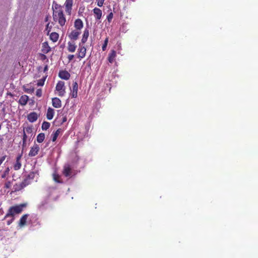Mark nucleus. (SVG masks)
Masks as SVG:
<instances>
[{
    "label": "nucleus",
    "mask_w": 258,
    "mask_h": 258,
    "mask_svg": "<svg viewBox=\"0 0 258 258\" xmlns=\"http://www.w3.org/2000/svg\"><path fill=\"white\" fill-rule=\"evenodd\" d=\"M45 78H43L40 80H39L38 82H37V86H42L44 85V82H45Z\"/></svg>",
    "instance_id": "obj_33"
},
{
    "label": "nucleus",
    "mask_w": 258,
    "mask_h": 258,
    "mask_svg": "<svg viewBox=\"0 0 258 258\" xmlns=\"http://www.w3.org/2000/svg\"><path fill=\"white\" fill-rule=\"evenodd\" d=\"M36 95L38 97H40L42 96V90L41 89H38L36 90Z\"/></svg>",
    "instance_id": "obj_35"
},
{
    "label": "nucleus",
    "mask_w": 258,
    "mask_h": 258,
    "mask_svg": "<svg viewBox=\"0 0 258 258\" xmlns=\"http://www.w3.org/2000/svg\"><path fill=\"white\" fill-rule=\"evenodd\" d=\"M78 85L77 82H74L73 83V89L71 92L72 98H77L78 96Z\"/></svg>",
    "instance_id": "obj_9"
},
{
    "label": "nucleus",
    "mask_w": 258,
    "mask_h": 258,
    "mask_svg": "<svg viewBox=\"0 0 258 258\" xmlns=\"http://www.w3.org/2000/svg\"><path fill=\"white\" fill-rule=\"evenodd\" d=\"M38 115L35 112L30 113L27 116L28 120L31 122H34L38 119Z\"/></svg>",
    "instance_id": "obj_10"
},
{
    "label": "nucleus",
    "mask_w": 258,
    "mask_h": 258,
    "mask_svg": "<svg viewBox=\"0 0 258 258\" xmlns=\"http://www.w3.org/2000/svg\"><path fill=\"white\" fill-rule=\"evenodd\" d=\"M53 12H59V11H63L60 5L57 3L53 2L52 5Z\"/></svg>",
    "instance_id": "obj_24"
},
{
    "label": "nucleus",
    "mask_w": 258,
    "mask_h": 258,
    "mask_svg": "<svg viewBox=\"0 0 258 258\" xmlns=\"http://www.w3.org/2000/svg\"><path fill=\"white\" fill-rule=\"evenodd\" d=\"M116 53L114 50H111L109 53L108 60L110 63H112L116 57Z\"/></svg>",
    "instance_id": "obj_20"
},
{
    "label": "nucleus",
    "mask_w": 258,
    "mask_h": 258,
    "mask_svg": "<svg viewBox=\"0 0 258 258\" xmlns=\"http://www.w3.org/2000/svg\"><path fill=\"white\" fill-rule=\"evenodd\" d=\"M50 125V124L49 122L47 121H43L41 126L42 130L46 131L49 128Z\"/></svg>",
    "instance_id": "obj_29"
},
{
    "label": "nucleus",
    "mask_w": 258,
    "mask_h": 258,
    "mask_svg": "<svg viewBox=\"0 0 258 258\" xmlns=\"http://www.w3.org/2000/svg\"><path fill=\"white\" fill-rule=\"evenodd\" d=\"M108 37H107L104 41V43L102 46V49L103 51H105L106 49V47L108 43Z\"/></svg>",
    "instance_id": "obj_31"
},
{
    "label": "nucleus",
    "mask_w": 258,
    "mask_h": 258,
    "mask_svg": "<svg viewBox=\"0 0 258 258\" xmlns=\"http://www.w3.org/2000/svg\"><path fill=\"white\" fill-rule=\"evenodd\" d=\"M62 173L65 177L69 178H71L76 175L75 171L69 164L64 165Z\"/></svg>",
    "instance_id": "obj_3"
},
{
    "label": "nucleus",
    "mask_w": 258,
    "mask_h": 258,
    "mask_svg": "<svg viewBox=\"0 0 258 258\" xmlns=\"http://www.w3.org/2000/svg\"><path fill=\"white\" fill-rule=\"evenodd\" d=\"M113 14L112 12H110L107 16V19L109 23L111 22V21L113 19Z\"/></svg>",
    "instance_id": "obj_34"
},
{
    "label": "nucleus",
    "mask_w": 258,
    "mask_h": 258,
    "mask_svg": "<svg viewBox=\"0 0 258 258\" xmlns=\"http://www.w3.org/2000/svg\"><path fill=\"white\" fill-rule=\"evenodd\" d=\"M9 168H7L6 170L5 171L4 174L2 175V177L5 178L7 174H8L9 173Z\"/></svg>",
    "instance_id": "obj_39"
},
{
    "label": "nucleus",
    "mask_w": 258,
    "mask_h": 258,
    "mask_svg": "<svg viewBox=\"0 0 258 258\" xmlns=\"http://www.w3.org/2000/svg\"><path fill=\"white\" fill-rule=\"evenodd\" d=\"M35 176V173L34 172H31L27 176L26 178L31 181L34 179Z\"/></svg>",
    "instance_id": "obj_32"
},
{
    "label": "nucleus",
    "mask_w": 258,
    "mask_h": 258,
    "mask_svg": "<svg viewBox=\"0 0 258 258\" xmlns=\"http://www.w3.org/2000/svg\"><path fill=\"white\" fill-rule=\"evenodd\" d=\"M93 11L95 15V19L96 20H100L101 18L102 15V11L98 8H95L93 10Z\"/></svg>",
    "instance_id": "obj_16"
},
{
    "label": "nucleus",
    "mask_w": 258,
    "mask_h": 258,
    "mask_svg": "<svg viewBox=\"0 0 258 258\" xmlns=\"http://www.w3.org/2000/svg\"><path fill=\"white\" fill-rule=\"evenodd\" d=\"M50 51V47L47 42L42 43V51L44 53H47Z\"/></svg>",
    "instance_id": "obj_23"
},
{
    "label": "nucleus",
    "mask_w": 258,
    "mask_h": 258,
    "mask_svg": "<svg viewBox=\"0 0 258 258\" xmlns=\"http://www.w3.org/2000/svg\"><path fill=\"white\" fill-rule=\"evenodd\" d=\"M44 139L45 135L44 133H40L37 136V141L39 143L43 142Z\"/></svg>",
    "instance_id": "obj_28"
},
{
    "label": "nucleus",
    "mask_w": 258,
    "mask_h": 258,
    "mask_svg": "<svg viewBox=\"0 0 258 258\" xmlns=\"http://www.w3.org/2000/svg\"><path fill=\"white\" fill-rule=\"evenodd\" d=\"M77 45L74 42L69 41L68 43V50L70 52H74L76 49Z\"/></svg>",
    "instance_id": "obj_18"
},
{
    "label": "nucleus",
    "mask_w": 258,
    "mask_h": 258,
    "mask_svg": "<svg viewBox=\"0 0 258 258\" xmlns=\"http://www.w3.org/2000/svg\"><path fill=\"white\" fill-rule=\"evenodd\" d=\"M27 138V137L26 134H25V133H23V145L26 144Z\"/></svg>",
    "instance_id": "obj_37"
},
{
    "label": "nucleus",
    "mask_w": 258,
    "mask_h": 258,
    "mask_svg": "<svg viewBox=\"0 0 258 258\" xmlns=\"http://www.w3.org/2000/svg\"><path fill=\"white\" fill-rule=\"evenodd\" d=\"M73 3V0H66L64 3L66 11L69 14L71 12Z\"/></svg>",
    "instance_id": "obj_13"
},
{
    "label": "nucleus",
    "mask_w": 258,
    "mask_h": 258,
    "mask_svg": "<svg viewBox=\"0 0 258 258\" xmlns=\"http://www.w3.org/2000/svg\"><path fill=\"white\" fill-rule=\"evenodd\" d=\"M61 131L62 130L61 128H58L55 132L52 134V141L53 142H55L59 134Z\"/></svg>",
    "instance_id": "obj_25"
},
{
    "label": "nucleus",
    "mask_w": 258,
    "mask_h": 258,
    "mask_svg": "<svg viewBox=\"0 0 258 258\" xmlns=\"http://www.w3.org/2000/svg\"><path fill=\"white\" fill-rule=\"evenodd\" d=\"M86 48L84 46L83 44H81V43L79 44V48L77 50V57L79 58L80 60L84 58L86 56Z\"/></svg>",
    "instance_id": "obj_5"
},
{
    "label": "nucleus",
    "mask_w": 258,
    "mask_h": 258,
    "mask_svg": "<svg viewBox=\"0 0 258 258\" xmlns=\"http://www.w3.org/2000/svg\"><path fill=\"white\" fill-rule=\"evenodd\" d=\"M29 216V214H26L23 215L20 218L19 222V225L21 227H23L26 224L27 218Z\"/></svg>",
    "instance_id": "obj_15"
},
{
    "label": "nucleus",
    "mask_w": 258,
    "mask_h": 258,
    "mask_svg": "<svg viewBox=\"0 0 258 258\" xmlns=\"http://www.w3.org/2000/svg\"><path fill=\"white\" fill-rule=\"evenodd\" d=\"M89 36V31L88 29H85V30L84 31L82 38L81 39V43L83 44L87 42Z\"/></svg>",
    "instance_id": "obj_19"
},
{
    "label": "nucleus",
    "mask_w": 258,
    "mask_h": 258,
    "mask_svg": "<svg viewBox=\"0 0 258 258\" xmlns=\"http://www.w3.org/2000/svg\"><path fill=\"white\" fill-rule=\"evenodd\" d=\"M48 16H47V17L45 18V21H48Z\"/></svg>",
    "instance_id": "obj_45"
},
{
    "label": "nucleus",
    "mask_w": 258,
    "mask_h": 258,
    "mask_svg": "<svg viewBox=\"0 0 258 258\" xmlns=\"http://www.w3.org/2000/svg\"><path fill=\"white\" fill-rule=\"evenodd\" d=\"M23 133L28 134H31L32 133V127L31 126H27L24 128Z\"/></svg>",
    "instance_id": "obj_30"
},
{
    "label": "nucleus",
    "mask_w": 258,
    "mask_h": 258,
    "mask_svg": "<svg viewBox=\"0 0 258 258\" xmlns=\"http://www.w3.org/2000/svg\"><path fill=\"white\" fill-rule=\"evenodd\" d=\"M26 206V204H21L19 205L10 207L8 213L6 214L5 218L3 220L5 221L6 220L7 218L10 217L11 219L7 221V225H10L14 219V216L15 214H19L21 213L23 211V209L25 208Z\"/></svg>",
    "instance_id": "obj_1"
},
{
    "label": "nucleus",
    "mask_w": 258,
    "mask_h": 258,
    "mask_svg": "<svg viewBox=\"0 0 258 258\" xmlns=\"http://www.w3.org/2000/svg\"><path fill=\"white\" fill-rule=\"evenodd\" d=\"M67 120V118L66 117L63 118V122H65Z\"/></svg>",
    "instance_id": "obj_44"
},
{
    "label": "nucleus",
    "mask_w": 258,
    "mask_h": 258,
    "mask_svg": "<svg viewBox=\"0 0 258 258\" xmlns=\"http://www.w3.org/2000/svg\"><path fill=\"white\" fill-rule=\"evenodd\" d=\"M48 66L47 65H46L44 69H43V72H46V71H48Z\"/></svg>",
    "instance_id": "obj_41"
},
{
    "label": "nucleus",
    "mask_w": 258,
    "mask_h": 258,
    "mask_svg": "<svg viewBox=\"0 0 258 258\" xmlns=\"http://www.w3.org/2000/svg\"><path fill=\"white\" fill-rule=\"evenodd\" d=\"M5 157H3L2 158H1V163L3 162V161L5 160Z\"/></svg>",
    "instance_id": "obj_43"
},
{
    "label": "nucleus",
    "mask_w": 258,
    "mask_h": 258,
    "mask_svg": "<svg viewBox=\"0 0 258 258\" xmlns=\"http://www.w3.org/2000/svg\"><path fill=\"white\" fill-rule=\"evenodd\" d=\"M53 179L54 181L57 183H62L63 182L62 180L60 179V176L57 173L54 172L52 174Z\"/></svg>",
    "instance_id": "obj_26"
},
{
    "label": "nucleus",
    "mask_w": 258,
    "mask_h": 258,
    "mask_svg": "<svg viewBox=\"0 0 258 258\" xmlns=\"http://www.w3.org/2000/svg\"><path fill=\"white\" fill-rule=\"evenodd\" d=\"M97 6L99 7H101L103 6L104 1L105 0H97Z\"/></svg>",
    "instance_id": "obj_36"
},
{
    "label": "nucleus",
    "mask_w": 258,
    "mask_h": 258,
    "mask_svg": "<svg viewBox=\"0 0 258 258\" xmlns=\"http://www.w3.org/2000/svg\"><path fill=\"white\" fill-rule=\"evenodd\" d=\"M52 16L53 20L55 22H58L61 26H63L65 25L66 20L63 11L53 12Z\"/></svg>",
    "instance_id": "obj_2"
},
{
    "label": "nucleus",
    "mask_w": 258,
    "mask_h": 258,
    "mask_svg": "<svg viewBox=\"0 0 258 258\" xmlns=\"http://www.w3.org/2000/svg\"><path fill=\"white\" fill-rule=\"evenodd\" d=\"M50 38L53 42H56L58 39V34L56 32H52L50 35Z\"/></svg>",
    "instance_id": "obj_27"
},
{
    "label": "nucleus",
    "mask_w": 258,
    "mask_h": 258,
    "mask_svg": "<svg viewBox=\"0 0 258 258\" xmlns=\"http://www.w3.org/2000/svg\"><path fill=\"white\" fill-rule=\"evenodd\" d=\"M22 157V155H19L16 158V161L14 165V168L15 170L20 169L21 167V163L20 160Z\"/></svg>",
    "instance_id": "obj_14"
},
{
    "label": "nucleus",
    "mask_w": 258,
    "mask_h": 258,
    "mask_svg": "<svg viewBox=\"0 0 258 258\" xmlns=\"http://www.w3.org/2000/svg\"><path fill=\"white\" fill-rule=\"evenodd\" d=\"M28 100V96L24 95L21 96V97L19 99V103L21 105H25Z\"/></svg>",
    "instance_id": "obj_22"
},
{
    "label": "nucleus",
    "mask_w": 258,
    "mask_h": 258,
    "mask_svg": "<svg viewBox=\"0 0 258 258\" xmlns=\"http://www.w3.org/2000/svg\"><path fill=\"white\" fill-rule=\"evenodd\" d=\"M54 113V110L51 107H49L46 113V117L47 119L51 120L53 118Z\"/></svg>",
    "instance_id": "obj_21"
},
{
    "label": "nucleus",
    "mask_w": 258,
    "mask_h": 258,
    "mask_svg": "<svg viewBox=\"0 0 258 258\" xmlns=\"http://www.w3.org/2000/svg\"><path fill=\"white\" fill-rule=\"evenodd\" d=\"M81 34V31L75 29L71 31L69 35V37L71 40H76L78 39L79 36Z\"/></svg>",
    "instance_id": "obj_6"
},
{
    "label": "nucleus",
    "mask_w": 258,
    "mask_h": 258,
    "mask_svg": "<svg viewBox=\"0 0 258 258\" xmlns=\"http://www.w3.org/2000/svg\"><path fill=\"white\" fill-rule=\"evenodd\" d=\"M30 183L31 181L26 177V178L24 179V180L19 185V187L18 188H16L15 189L17 190H21L30 184Z\"/></svg>",
    "instance_id": "obj_11"
},
{
    "label": "nucleus",
    "mask_w": 258,
    "mask_h": 258,
    "mask_svg": "<svg viewBox=\"0 0 258 258\" xmlns=\"http://www.w3.org/2000/svg\"><path fill=\"white\" fill-rule=\"evenodd\" d=\"M41 58L42 59H45L46 58V56L45 54H41Z\"/></svg>",
    "instance_id": "obj_42"
},
{
    "label": "nucleus",
    "mask_w": 258,
    "mask_h": 258,
    "mask_svg": "<svg viewBox=\"0 0 258 258\" xmlns=\"http://www.w3.org/2000/svg\"><path fill=\"white\" fill-rule=\"evenodd\" d=\"M58 76L62 79L68 80L70 79L71 75L67 71L63 70L59 71Z\"/></svg>",
    "instance_id": "obj_8"
},
{
    "label": "nucleus",
    "mask_w": 258,
    "mask_h": 258,
    "mask_svg": "<svg viewBox=\"0 0 258 258\" xmlns=\"http://www.w3.org/2000/svg\"><path fill=\"white\" fill-rule=\"evenodd\" d=\"M55 90L58 92V95L59 96H63L66 93L64 82L61 81H59L56 85Z\"/></svg>",
    "instance_id": "obj_4"
},
{
    "label": "nucleus",
    "mask_w": 258,
    "mask_h": 258,
    "mask_svg": "<svg viewBox=\"0 0 258 258\" xmlns=\"http://www.w3.org/2000/svg\"><path fill=\"white\" fill-rule=\"evenodd\" d=\"M39 149L40 148L39 146L37 144H34L31 148L30 151L29 153V156L31 157L36 156L38 154Z\"/></svg>",
    "instance_id": "obj_7"
},
{
    "label": "nucleus",
    "mask_w": 258,
    "mask_h": 258,
    "mask_svg": "<svg viewBox=\"0 0 258 258\" xmlns=\"http://www.w3.org/2000/svg\"><path fill=\"white\" fill-rule=\"evenodd\" d=\"M74 57V55H73V54H69L68 56V58L69 59V62L72 61Z\"/></svg>",
    "instance_id": "obj_40"
},
{
    "label": "nucleus",
    "mask_w": 258,
    "mask_h": 258,
    "mask_svg": "<svg viewBox=\"0 0 258 258\" xmlns=\"http://www.w3.org/2000/svg\"><path fill=\"white\" fill-rule=\"evenodd\" d=\"M74 26L76 29L81 31L83 27V23L80 19H77L74 23Z\"/></svg>",
    "instance_id": "obj_17"
},
{
    "label": "nucleus",
    "mask_w": 258,
    "mask_h": 258,
    "mask_svg": "<svg viewBox=\"0 0 258 258\" xmlns=\"http://www.w3.org/2000/svg\"><path fill=\"white\" fill-rule=\"evenodd\" d=\"M49 25V23H48V24H47V26H47V27H48Z\"/></svg>",
    "instance_id": "obj_46"
},
{
    "label": "nucleus",
    "mask_w": 258,
    "mask_h": 258,
    "mask_svg": "<svg viewBox=\"0 0 258 258\" xmlns=\"http://www.w3.org/2000/svg\"><path fill=\"white\" fill-rule=\"evenodd\" d=\"M52 104L54 107L58 108L61 106V101L58 98L55 97L52 99Z\"/></svg>",
    "instance_id": "obj_12"
},
{
    "label": "nucleus",
    "mask_w": 258,
    "mask_h": 258,
    "mask_svg": "<svg viewBox=\"0 0 258 258\" xmlns=\"http://www.w3.org/2000/svg\"><path fill=\"white\" fill-rule=\"evenodd\" d=\"M11 186V183L10 181H7L5 184V187L9 188Z\"/></svg>",
    "instance_id": "obj_38"
}]
</instances>
